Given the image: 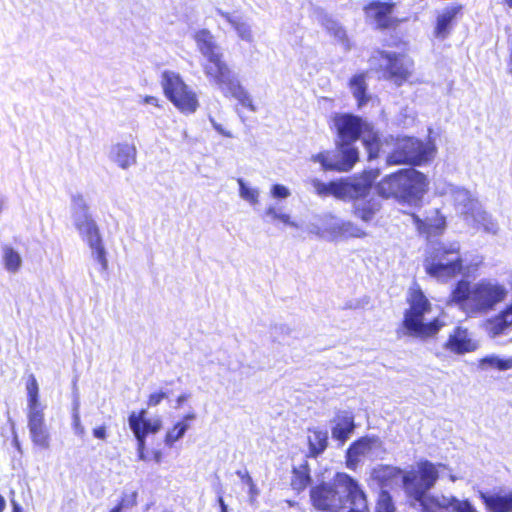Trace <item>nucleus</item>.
I'll list each match as a JSON object with an SVG mask.
<instances>
[{
  "instance_id": "obj_1",
  "label": "nucleus",
  "mask_w": 512,
  "mask_h": 512,
  "mask_svg": "<svg viewBox=\"0 0 512 512\" xmlns=\"http://www.w3.org/2000/svg\"><path fill=\"white\" fill-rule=\"evenodd\" d=\"M333 123L337 132L336 148L333 151H324L311 157L318 162L325 171L347 172L359 160V151L355 142L362 138L363 145L368 154V160L378 158L381 141L378 132L373 126L361 117L343 113L336 114Z\"/></svg>"
},
{
  "instance_id": "obj_2",
  "label": "nucleus",
  "mask_w": 512,
  "mask_h": 512,
  "mask_svg": "<svg viewBox=\"0 0 512 512\" xmlns=\"http://www.w3.org/2000/svg\"><path fill=\"white\" fill-rule=\"evenodd\" d=\"M196 46L207 63L203 65L204 73L224 94L238 100L251 111L256 108L247 90L223 60V52L215 36L208 29H200L193 35Z\"/></svg>"
},
{
  "instance_id": "obj_3",
  "label": "nucleus",
  "mask_w": 512,
  "mask_h": 512,
  "mask_svg": "<svg viewBox=\"0 0 512 512\" xmlns=\"http://www.w3.org/2000/svg\"><path fill=\"white\" fill-rule=\"evenodd\" d=\"M506 294L504 286L491 280L482 279L473 285L460 280L451 292V301L466 313L477 314L493 309Z\"/></svg>"
},
{
  "instance_id": "obj_4",
  "label": "nucleus",
  "mask_w": 512,
  "mask_h": 512,
  "mask_svg": "<svg viewBox=\"0 0 512 512\" xmlns=\"http://www.w3.org/2000/svg\"><path fill=\"white\" fill-rule=\"evenodd\" d=\"M428 184L425 174L414 168H405L383 177L375 189L382 198L416 203L427 192Z\"/></svg>"
},
{
  "instance_id": "obj_5",
  "label": "nucleus",
  "mask_w": 512,
  "mask_h": 512,
  "mask_svg": "<svg viewBox=\"0 0 512 512\" xmlns=\"http://www.w3.org/2000/svg\"><path fill=\"white\" fill-rule=\"evenodd\" d=\"M361 490L358 482L346 473H337L332 482H321L310 489L312 505L317 510L338 512Z\"/></svg>"
},
{
  "instance_id": "obj_6",
  "label": "nucleus",
  "mask_w": 512,
  "mask_h": 512,
  "mask_svg": "<svg viewBox=\"0 0 512 512\" xmlns=\"http://www.w3.org/2000/svg\"><path fill=\"white\" fill-rule=\"evenodd\" d=\"M407 301L410 305L404 313L402 328L398 333L425 339L434 336L443 326L439 319L424 323V315L430 310L431 304L420 288L410 289Z\"/></svg>"
},
{
  "instance_id": "obj_7",
  "label": "nucleus",
  "mask_w": 512,
  "mask_h": 512,
  "mask_svg": "<svg viewBox=\"0 0 512 512\" xmlns=\"http://www.w3.org/2000/svg\"><path fill=\"white\" fill-rule=\"evenodd\" d=\"M426 253L424 267L430 276L444 280L461 272L463 261L458 242H430Z\"/></svg>"
},
{
  "instance_id": "obj_8",
  "label": "nucleus",
  "mask_w": 512,
  "mask_h": 512,
  "mask_svg": "<svg viewBox=\"0 0 512 512\" xmlns=\"http://www.w3.org/2000/svg\"><path fill=\"white\" fill-rule=\"evenodd\" d=\"M378 175L379 170L372 169L365 171L360 177L329 183L314 178L311 180V185L319 196L333 195L337 199L347 201V199H358L367 195Z\"/></svg>"
},
{
  "instance_id": "obj_9",
  "label": "nucleus",
  "mask_w": 512,
  "mask_h": 512,
  "mask_svg": "<svg viewBox=\"0 0 512 512\" xmlns=\"http://www.w3.org/2000/svg\"><path fill=\"white\" fill-rule=\"evenodd\" d=\"M439 478L435 464L428 460L418 463V472H408L403 476V485L411 506L419 507L421 512H436L428 503V491L432 489Z\"/></svg>"
},
{
  "instance_id": "obj_10",
  "label": "nucleus",
  "mask_w": 512,
  "mask_h": 512,
  "mask_svg": "<svg viewBox=\"0 0 512 512\" xmlns=\"http://www.w3.org/2000/svg\"><path fill=\"white\" fill-rule=\"evenodd\" d=\"M435 151L433 145L426 144L415 137L397 138L392 151L386 157L387 165L419 166L427 162Z\"/></svg>"
},
{
  "instance_id": "obj_11",
  "label": "nucleus",
  "mask_w": 512,
  "mask_h": 512,
  "mask_svg": "<svg viewBox=\"0 0 512 512\" xmlns=\"http://www.w3.org/2000/svg\"><path fill=\"white\" fill-rule=\"evenodd\" d=\"M162 87L166 97L185 114H193L198 106L196 93L185 84L178 73L164 71L162 73Z\"/></svg>"
},
{
  "instance_id": "obj_12",
  "label": "nucleus",
  "mask_w": 512,
  "mask_h": 512,
  "mask_svg": "<svg viewBox=\"0 0 512 512\" xmlns=\"http://www.w3.org/2000/svg\"><path fill=\"white\" fill-rule=\"evenodd\" d=\"M372 59L377 62L384 73V77L393 80L397 85L405 82L412 73L413 62L404 54L377 50Z\"/></svg>"
},
{
  "instance_id": "obj_13",
  "label": "nucleus",
  "mask_w": 512,
  "mask_h": 512,
  "mask_svg": "<svg viewBox=\"0 0 512 512\" xmlns=\"http://www.w3.org/2000/svg\"><path fill=\"white\" fill-rule=\"evenodd\" d=\"M323 233L328 235L330 241H344L350 238H364L367 236L365 230L356 223L331 216L323 227Z\"/></svg>"
},
{
  "instance_id": "obj_14",
  "label": "nucleus",
  "mask_w": 512,
  "mask_h": 512,
  "mask_svg": "<svg viewBox=\"0 0 512 512\" xmlns=\"http://www.w3.org/2000/svg\"><path fill=\"white\" fill-rule=\"evenodd\" d=\"M76 229L92 250V256L100 264L101 271H106L108 268L106 250L96 222L92 220Z\"/></svg>"
},
{
  "instance_id": "obj_15",
  "label": "nucleus",
  "mask_w": 512,
  "mask_h": 512,
  "mask_svg": "<svg viewBox=\"0 0 512 512\" xmlns=\"http://www.w3.org/2000/svg\"><path fill=\"white\" fill-rule=\"evenodd\" d=\"M393 9L394 3L380 1H372L364 8L366 17L381 29L391 26Z\"/></svg>"
},
{
  "instance_id": "obj_16",
  "label": "nucleus",
  "mask_w": 512,
  "mask_h": 512,
  "mask_svg": "<svg viewBox=\"0 0 512 512\" xmlns=\"http://www.w3.org/2000/svg\"><path fill=\"white\" fill-rule=\"evenodd\" d=\"M332 438L344 444L355 430L354 416L349 411H338L331 420Z\"/></svg>"
},
{
  "instance_id": "obj_17",
  "label": "nucleus",
  "mask_w": 512,
  "mask_h": 512,
  "mask_svg": "<svg viewBox=\"0 0 512 512\" xmlns=\"http://www.w3.org/2000/svg\"><path fill=\"white\" fill-rule=\"evenodd\" d=\"M456 209L464 216L466 222H470V218L481 207L479 201L465 188L455 187L451 189Z\"/></svg>"
},
{
  "instance_id": "obj_18",
  "label": "nucleus",
  "mask_w": 512,
  "mask_h": 512,
  "mask_svg": "<svg viewBox=\"0 0 512 512\" xmlns=\"http://www.w3.org/2000/svg\"><path fill=\"white\" fill-rule=\"evenodd\" d=\"M378 437H362L353 442L346 452V465L349 469H355L361 455H366L374 447L380 446Z\"/></svg>"
},
{
  "instance_id": "obj_19",
  "label": "nucleus",
  "mask_w": 512,
  "mask_h": 512,
  "mask_svg": "<svg viewBox=\"0 0 512 512\" xmlns=\"http://www.w3.org/2000/svg\"><path fill=\"white\" fill-rule=\"evenodd\" d=\"M109 159L121 169H128L136 164L137 149L134 144L116 143L111 146Z\"/></svg>"
},
{
  "instance_id": "obj_20",
  "label": "nucleus",
  "mask_w": 512,
  "mask_h": 512,
  "mask_svg": "<svg viewBox=\"0 0 512 512\" xmlns=\"http://www.w3.org/2000/svg\"><path fill=\"white\" fill-rule=\"evenodd\" d=\"M370 194V192L358 199H347V201H354L353 203V213L357 218H360L364 222H370L374 216L381 209V201L376 197H371L367 200L365 198Z\"/></svg>"
},
{
  "instance_id": "obj_21",
  "label": "nucleus",
  "mask_w": 512,
  "mask_h": 512,
  "mask_svg": "<svg viewBox=\"0 0 512 512\" xmlns=\"http://www.w3.org/2000/svg\"><path fill=\"white\" fill-rule=\"evenodd\" d=\"M428 503L445 510H451L452 512H477L472 503L467 500H460L455 496H429Z\"/></svg>"
},
{
  "instance_id": "obj_22",
  "label": "nucleus",
  "mask_w": 512,
  "mask_h": 512,
  "mask_svg": "<svg viewBox=\"0 0 512 512\" xmlns=\"http://www.w3.org/2000/svg\"><path fill=\"white\" fill-rule=\"evenodd\" d=\"M479 496L490 512H512V491L507 493L481 491Z\"/></svg>"
},
{
  "instance_id": "obj_23",
  "label": "nucleus",
  "mask_w": 512,
  "mask_h": 512,
  "mask_svg": "<svg viewBox=\"0 0 512 512\" xmlns=\"http://www.w3.org/2000/svg\"><path fill=\"white\" fill-rule=\"evenodd\" d=\"M446 347L457 354H464L474 351L477 345L469 337L467 329L456 327L453 333L450 334Z\"/></svg>"
},
{
  "instance_id": "obj_24",
  "label": "nucleus",
  "mask_w": 512,
  "mask_h": 512,
  "mask_svg": "<svg viewBox=\"0 0 512 512\" xmlns=\"http://www.w3.org/2000/svg\"><path fill=\"white\" fill-rule=\"evenodd\" d=\"M460 11V7L452 6L443 10L438 16L434 35L438 39H445L451 32L454 20Z\"/></svg>"
},
{
  "instance_id": "obj_25",
  "label": "nucleus",
  "mask_w": 512,
  "mask_h": 512,
  "mask_svg": "<svg viewBox=\"0 0 512 512\" xmlns=\"http://www.w3.org/2000/svg\"><path fill=\"white\" fill-rule=\"evenodd\" d=\"M217 13L234 28L240 39L246 42L253 41L251 25L244 17L241 15L224 12L221 9H217Z\"/></svg>"
},
{
  "instance_id": "obj_26",
  "label": "nucleus",
  "mask_w": 512,
  "mask_h": 512,
  "mask_svg": "<svg viewBox=\"0 0 512 512\" xmlns=\"http://www.w3.org/2000/svg\"><path fill=\"white\" fill-rule=\"evenodd\" d=\"M512 326V313L507 309L486 322L485 329L490 337L496 338L506 334Z\"/></svg>"
},
{
  "instance_id": "obj_27",
  "label": "nucleus",
  "mask_w": 512,
  "mask_h": 512,
  "mask_svg": "<svg viewBox=\"0 0 512 512\" xmlns=\"http://www.w3.org/2000/svg\"><path fill=\"white\" fill-rule=\"evenodd\" d=\"M28 429L32 442L42 448L50 447V433L44 420H36L28 422Z\"/></svg>"
},
{
  "instance_id": "obj_28",
  "label": "nucleus",
  "mask_w": 512,
  "mask_h": 512,
  "mask_svg": "<svg viewBox=\"0 0 512 512\" xmlns=\"http://www.w3.org/2000/svg\"><path fill=\"white\" fill-rule=\"evenodd\" d=\"M417 227L420 233L426 234L427 237L437 236L443 232L446 227L445 217L439 215L438 211H435V215L427 217L425 220L416 218Z\"/></svg>"
},
{
  "instance_id": "obj_29",
  "label": "nucleus",
  "mask_w": 512,
  "mask_h": 512,
  "mask_svg": "<svg viewBox=\"0 0 512 512\" xmlns=\"http://www.w3.org/2000/svg\"><path fill=\"white\" fill-rule=\"evenodd\" d=\"M311 435L308 436L309 454L308 457L317 458L328 446V431L319 428H309Z\"/></svg>"
},
{
  "instance_id": "obj_30",
  "label": "nucleus",
  "mask_w": 512,
  "mask_h": 512,
  "mask_svg": "<svg viewBox=\"0 0 512 512\" xmlns=\"http://www.w3.org/2000/svg\"><path fill=\"white\" fill-rule=\"evenodd\" d=\"M312 482L307 460L292 468L291 487L297 493L304 491Z\"/></svg>"
},
{
  "instance_id": "obj_31",
  "label": "nucleus",
  "mask_w": 512,
  "mask_h": 512,
  "mask_svg": "<svg viewBox=\"0 0 512 512\" xmlns=\"http://www.w3.org/2000/svg\"><path fill=\"white\" fill-rule=\"evenodd\" d=\"M72 218L76 228L93 220L88 211V205L81 194L72 196Z\"/></svg>"
},
{
  "instance_id": "obj_32",
  "label": "nucleus",
  "mask_w": 512,
  "mask_h": 512,
  "mask_svg": "<svg viewBox=\"0 0 512 512\" xmlns=\"http://www.w3.org/2000/svg\"><path fill=\"white\" fill-rule=\"evenodd\" d=\"M349 88L357 101L358 108H362L370 99L367 94L366 76L364 73L354 75L349 81Z\"/></svg>"
},
{
  "instance_id": "obj_33",
  "label": "nucleus",
  "mask_w": 512,
  "mask_h": 512,
  "mask_svg": "<svg viewBox=\"0 0 512 512\" xmlns=\"http://www.w3.org/2000/svg\"><path fill=\"white\" fill-rule=\"evenodd\" d=\"M474 228H482L485 232L496 234L498 231V224L487 212L482 210L480 207L476 213L470 218V222H467Z\"/></svg>"
},
{
  "instance_id": "obj_34",
  "label": "nucleus",
  "mask_w": 512,
  "mask_h": 512,
  "mask_svg": "<svg viewBox=\"0 0 512 512\" xmlns=\"http://www.w3.org/2000/svg\"><path fill=\"white\" fill-rule=\"evenodd\" d=\"M146 413V410L142 409L139 411V413L132 412L130 414L136 417V422H138L139 428L142 432L145 433V436H147L150 433H157L162 427V422L159 418H156L154 420L147 419Z\"/></svg>"
},
{
  "instance_id": "obj_35",
  "label": "nucleus",
  "mask_w": 512,
  "mask_h": 512,
  "mask_svg": "<svg viewBox=\"0 0 512 512\" xmlns=\"http://www.w3.org/2000/svg\"><path fill=\"white\" fill-rule=\"evenodd\" d=\"M3 261L5 269L11 273H16L22 265L20 254L8 245L2 247Z\"/></svg>"
},
{
  "instance_id": "obj_36",
  "label": "nucleus",
  "mask_w": 512,
  "mask_h": 512,
  "mask_svg": "<svg viewBox=\"0 0 512 512\" xmlns=\"http://www.w3.org/2000/svg\"><path fill=\"white\" fill-rule=\"evenodd\" d=\"M479 366L482 369H497L505 371L512 368V358H501L497 355H488L480 360Z\"/></svg>"
},
{
  "instance_id": "obj_37",
  "label": "nucleus",
  "mask_w": 512,
  "mask_h": 512,
  "mask_svg": "<svg viewBox=\"0 0 512 512\" xmlns=\"http://www.w3.org/2000/svg\"><path fill=\"white\" fill-rule=\"evenodd\" d=\"M239 185V195L240 197L250 203L251 205H256L259 203V195L260 191L258 188H252L246 184V182L239 178L237 180Z\"/></svg>"
},
{
  "instance_id": "obj_38",
  "label": "nucleus",
  "mask_w": 512,
  "mask_h": 512,
  "mask_svg": "<svg viewBox=\"0 0 512 512\" xmlns=\"http://www.w3.org/2000/svg\"><path fill=\"white\" fill-rule=\"evenodd\" d=\"M189 425L184 423V421L177 422L173 429L168 431L165 437V443L168 446H172L176 441L184 436L186 431L188 430Z\"/></svg>"
},
{
  "instance_id": "obj_39",
  "label": "nucleus",
  "mask_w": 512,
  "mask_h": 512,
  "mask_svg": "<svg viewBox=\"0 0 512 512\" xmlns=\"http://www.w3.org/2000/svg\"><path fill=\"white\" fill-rule=\"evenodd\" d=\"M128 423L137 440V450H145L147 436H145V433L140 430L139 424L136 422V417L134 415H129Z\"/></svg>"
},
{
  "instance_id": "obj_40",
  "label": "nucleus",
  "mask_w": 512,
  "mask_h": 512,
  "mask_svg": "<svg viewBox=\"0 0 512 512\" xmlns=\"http://www.w3.org/2000/svg\"><path fill=\"white\" fill-rule=\"evenodd\" d=\"M348 505L350 508L348 512H369L366 495L362 489L354 496Z\"/></svg>"
},
{
  "instance_id": "obj_41",
  "label": "nucleus",
  "mask_w": 512,
  "mask_h": 512,
  "mask_svg": "<svg viewBox=\"0 0 512 512\" xmlns=\"http://www.w3.org/2000/svg\"><path fill=\"white\" fill-rule=\"evenodd\" d=\"M27 418H28V422L45 419L44 407L41 405L39 399L28 401Z\"/></svg>"
},
{
  "instance_id": "obj_42",
  "label": "nucleus",
  "mask_w": 512,
  "mask_h": 512,
  "mask_svg": "<svg viewBox=\"0 0 512 512\" xmlns=\"http://www.w3.org/2000/svg\"><path fill=\"white\" fill-rule=\"evenodd\" d=\"M327 31L333 35L339 42L345 43L346 31L343 27L334 20H327L325 23Z\"/></svg>"
},
{
  "instance_id": "obj_43",
  "label": "nucleus",
  "mask_w": 512,
  "mask_h": 512,
  "mask_svg": "<svg viewBox=\"0 0 512 512\" xmlns=\"http://www.w3.org/2000/svg\"><path fill=\"white\" fill-rule=\"evenodd\" d=\"M378 512H394V505L390 494L382 491L378 501Z\"/></svg>"
},
{
  "instance_id": "obj_44",
  "label": "nucleus",
  "mask_w": 512,
  "mask_h": 512,
  "mask_svg": "<svg viewBox=\"0 0 512 512\" xmlns=\"http://www.w3.org/2000/svg\"><path fill=\"white\" fill-rule=\"evenodd\" d=\"M28 401L39 399V386L33 374H31L26 383Z\"/></svg>"
},
{
  "instance_id": "obj_45",
  "label": "nucleus",
  "mask_w": 512,
  "mask_h": 512,
  "mask_svg": "<svg viewBox=\"0 0 512 512\" xmlns=\"http://www.w3.org/2000/svg\"><path fill=\"white\" fill-rule=\"evenodd\" d=\"M270 193L275 199H286L291 195L290 190L282 184H274L271 187Z\"/></svg>"
},
{
  "instance_id": "obj_46",
  "label": "nucleus",
  "mask_w": 512,
  "mask_h": 512,
  "mask_svg": "<svg viewBox=\"0 0 512 512\" xmlns=\"http://www.w3.org/2000/svg\"><path fill=\"white\" fill-rule=\"evenodd\" d=\"M72 428L75 435L81 438L85 435V428L81 423L79 413H72Z\"/></svg>"
},
{
  "instance_id": "obj_47",
  "label": "nucleus",
  "mask_w": 512,
  "mask_h": 512,
  "mask_svg": "<svg viewBox=\"0 0 512 512\" xmlns=\"http://www.w3.org/2000/svg\"><path fill=\"white\" fill-rule=\"evenodd\" d=\"M165 398H167L166 392H164V391L155 392V393L150 394L147 404L150 407H154V406H157L158 404H160L161 401Z\"/></svg>"
},
{
  "instance_id": "obj_48",
  "label": "nucleus",
  "mask_w": 512,
  "mask_h": 512,
  "mask_svg": "<svg viewBox=\"0 0 512 512\" xmlns=\"http://www.w3.org/2000/svg\"><path fill=\"white\" fill-rule=\"evenodd\" d=\"M290 332H291V329L287 325H284V324L275 325L272 328V334L274 335L275 338H277L279 336L289 335Z\"/></svg>"
},
{
  "instance_id": "obj_49",
  "label": "nucleus",
  "mask_w": 512,
  "mask_h": 512,
  "mask_svg": "<svg viewBox=\"0 0 512 512\" xmlns=\"http://www.w3.org/2000/svg\"><path fill=\"white\" fill-rule=\"evenodd\" d=\"M209 121L211 123V125L213 126V128L221 135L227 137V138H232L233 135L230 131L226 130L223 128V126L219 123L216 122V120L212 117V116H209Z\"/></svg>"
},
{
  "instance_id": "obj_50",
  "label": "nucleus",
  "mask_w": 512,
  "mask_h": 512,
  "mask_svg": "<svg viewBox=\"0 0 512 512\" xmlns=\"http://www.w3.org/2000/svg\"><path fill=\"white\" fill-rule=\"evenodd\" d=\"M237 476L240 477L246 484H248L249 486H251V488H254V483H253V480L251 478V476L249 475L248 471L247 470H238L236 472Z\"/></svg>"
},
{
  "instance_id": "obj_51",
  "label": "nucleus",
  "mask_w": 512,
  "mask_h": 512,
  "mask_svg": "<svg viewBox=\"0 0 512 512\" xmlns=\"http://www.w3.org/2000/svg\"><path fill=\"white\" fill-rule=\"evenodd\" d=\"M281 212H278L275 206H269L265 213L264 217L270 218L271 220H277Z\"/></svg>"
},
{
  "instance_id": "obj_52",
  "label": "nucleus",
  "mask_w": 512,
  "mask_h": 512,
  "mask_svg": "<svg viewBox=\"0 0 512 512\" xmlns=\"http://www.w3.org/2000/svg\"><path fill=\"white\" fill-rule=\"evenodd\" d=\"M93 436L97 439L105 440L107 437L106 427L99 426L93 429Z\"/></svg>"
},
{
  "instance_id": "obj_53",
  "label": "nucleus",
  "mask_w": 512,
  "mask_h": 512,
  "mask_svg": "<svg viewBox=\"0 0 512 512\" xmlns=\"http://www.w3.org/2000/svg\"><path fill=\"white\" fill-rule=\"evenodd\" d=\"M277 220H279V221L283 222L284 224L289 225L290 227H293V228L299 227L298 224L294 221H291L290 216L285 213H280Z\"/></svg>"
},
{
  "instance_id": "obj_54",
  "label": "nucleus",
  "mask_w": 512,
  "mask_h": 512,
  "mask_svg": "<svg viewBox=\"0 0 512 512\" xmlns=\"http://www.w3.org/2000/svg\"><path fill=\"white\" fill-rule=\"evenodd\" d=\"M217 503L220 508V512H229L228 505L225 503L223 496L221 494L218 495Z\"/></svg>"
},
{
  "instance_id": "obj_55",
  "label": "nucleus",
  "mask_w": 512,
  "mask_h": 512,
  "mask_svg": "<svg viewBox=\"0 0 512 512\" xmlns=\"http://www.w3.org/2000/svg\"><path fill=\"white\" fill-rule=\"evenodd\" d=\"M143 102L145 104H149V105H154V106H157L159 107V100L154 97V96H146L144 99H143Z\"/></svg>"
},
{
  "instance_id": "obj_56",
  "label": "nucleus",
  "mask_w": 512,
  "mask_h": 512,
  "mask_svg": "<svg viewBox=\"0 0 512 512\" xmlns=\"http://www.w3.org/2000/svg\"><path fill=\"white\" fill-rule=\"evenodd\" d=\"M189 398V395L188 394H182L180 395L177 400H176V403H177V408L180 407L187 399Z\"/></svg>"
},
{
  "instance_id": "obj_57",
  "label": "nucleus",
  "mask_w": 512,
  "mask_h": 512,
  "mask_svg": "<svg viewBox=\"0 0 512 512\" xmlns=\"http://www.w3.org/2000/svg\"><path fill=\"white\" fill-rule=\"evenodd\" d=\"M79 406H80L79 398H78V396H75L74 401H73L72 413H79Z\"/></svg>"
},
{
  "instance_id": "obj_58",
  "label": "nucleus",
  "mask_w": 512,
  "mask_h": 512,
  "mask_svg": "<svg viewBox=\"0 0 512 512\" xmlns=\"http://www.w3.org/2000/svg\"><path fill=\"white\" fill-rule=\"evenodd\" d=\"M11 504H12V512H23L22 507L15 500H12Z\"/></svg>"
},
{
  "instance_id": "obj_59",
  "label": "nucleus",
  "mask_w": 512,
  "mask_h": 512,
  "mask_svg": "<svg viewBox=\"0 0 512 512\" xmlns=\"http://www.w3.org/2000/svg\"><path fill=\"white\" fill-rule=\"evenodd\" d=\"M153 456H154L155 462H157V463L161 462L162 453L160 451H155Z\"/></svg>"
},
{
  "instance_id": "obj_60",
  "label": "nucleus",
  "mask_w": 512,
  "mask_h": 512,
  "mask_svg": "<svg viewBox=\"0 0 512 512\" xmlns=\"http://www.w3.org/2000/svg\"><path fill=\"white\" fill-rule=\"evenodd\" d=\"M6 507L5 498L0 494V512H3Z\"/></svg>"
},
{
  "instance_id": "obj_61",
  "label": "nucleus",
  "mask_w": 512,
  "mask_h": 512,
  "mask_svg": "<svg viewBox=\"0 0 512 512\" xmlns=\"http://www.w3.org/2000/svg\"><path fill=\"white\" fill-rule=\"evenodd\" d=\"M196 418V415L194 413H189L187 415L184 416V423H186V421H191V420H194Z\"/></svg>"
},
{
  "instance_id": "obj_62",
  "label": "nucleus",
  "mask_w": 512,
  "mask_h": 512,
  "mask_svg": "<svg viewBox=\"0 0 512 512\" xmlns=\"http://www.w3.org/2000/svg\"><path fill=\"white\" fill-rule=\"evenodd\" d=\"M137 452H138L139 460L145 461L146 460V455L144 453V450H137Z\"/></svg>"
},
{
  "instance_id": "obj_63",
  "label": "nucleus",
  "mask_w": 512,
  "mask_h": 512,
  "mask_svg": "<svg viewBox=\"0 0 512 512\" xmlns=\"http://www.w3.org/2000/svg\"><path fill=\"white\" fill-rule=\"evenodd\" d=\"M110 512H122V504H118Z\"/></svg>"
},
{
  "instance_id": "obj_64",
  "label": "nucleus",
  "mask_w": 512,
  "mask_h": 512,
  "mask_svg": "<svg viewBox=\"0 0 512 512\" xmlns=\"http://www.w3.org/2000/svg\"><path fill=\"white\" fill-rule=\"evenodd\" d=\"M313 232L321 237H326L328 239V235L326 233H323V230L320 232V231H317L316 229H313Z\"/></svg>"
}]
</instances>
